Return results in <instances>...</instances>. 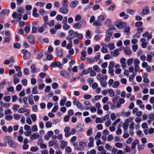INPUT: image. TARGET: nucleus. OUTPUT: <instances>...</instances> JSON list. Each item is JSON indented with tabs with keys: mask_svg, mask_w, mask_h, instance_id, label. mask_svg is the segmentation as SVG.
<instances>
[{
	"mask_svg": "<svg viewBox=\"0 0 154 154\" xmlns=\"http://www.w3.org/2000/svg\"><path fill=\"white\" fill-rule=\"evenodd\" d=\"M86 25V22L85 20L84 19H82L79 22L75 23L73 25L74 28L80 29L82 27H85Z\"/></svg>",
	"mask_w": 154,
	"mask_h": 154,
	"instance_id": "1",
	"label": "nucleus"
},
{
	"mask_svg": "<svg viewBox=\"0 0 154 154\" xmlns=\"http://www.w3.org/2000/svg\"><path fill=\"white\" fill-rule=\"evenodd\" d=\"M21 53L23 54V58L25 60H27L30 56V53L25 49H22L21 51Z\"/></svg>",
	"mask_w": 154,
	"mask_h": 154,
	"instance_id": "2",
	"label": "nucleus"
},
{
	"mask_svg": "<svg viewBox=\"0 0 154 154\" xmlns=\"http://www.w3.org/2000/svg\"><path fill=\"white\" fill-rule=\"evenodd\" d=\"M115 25L118 28H123L125 27L126 24L124 22L119 20L116 23Z\"/></svg>",
	"mask_w": 154,
	"mask_h": 154,
	"instance_id": "3",
	"label": "nucleus"
},
{
	"mask_svg": "<svg viewBox=\"0 0 154 154\" xmlns=\"http://www.w3.org/2000/svg\"><path fill=\"white\" fill-rule=\"evenodd\" d=\"M97 78L99 82L106 81L107 79L106 75H103L101 74H98L97 76Z\"/></svg>",
	"mask_w": 154,
	"mask_h": 154,
	"instance_id": "4",
	"label": "nucleus"
},
{
	"mask_svg": "<svg viewBox=\"0 0 154 154\" xmlns=\"http://www.w3.org/2000/svg\"><path fill=\"white\" fill-rule=\"evenodd\" d=\"M12 17L15 18L17 21H19L21 20L22 17L21 14H17L16 12H14L12 15Z\"/></svg>",
	"mask_w": 154,
	"mask_h": 154,
	"instance_id": "5",
	"label": "nucleus"
},
{
	"mask_svg": "<svg viewBox=\"0 0 154 154\" xmlns=\"http://www.w3.org/2000/svg\"><path fill=\"white\" fill-rule=\"evenodd\" d=\"M72 103L73 104L76 105L77 108L80 109L81 110L83 109V108L82 107V104L80 102L77 100H74Z\"/></svg>",
	"mask_w": 154,
	"mask_h": 154,
	"instance_id": "6",
	"label": "nucleus"
},
{
	"mask_svg": "<svg viewBox=\"0 0 154 154\" xmlns=\"http://www.w3.org/2000/svg\"><path fill=\"white\" fill-rule=\"evenodd\" d=\"M67 7H63L60 8L59 9V11L60 12L63 14H67L69 11V10Z\"/></svg>",
	"mask_w": 154,
	"mask_h": 154,
	"instance_id": "7",
	"label": "nucleus"
},
{
	"mask_svg": "<svg viewBox=\"0 0 154 154\" xmlns=\"http://www.w3.org/2000/svg\"><path fill=\"white\" fill-rule=\"evenodd\" d=\"M121 51V48H120L119 49H116L114 50L113 52H112V51L110 53L111 55L113 57H116L119 55V51Z\"/></svg>",
	"mask_w": 154,
	"mask_h": 154,
	"instance_id": "8",
	"label": "nucleus"
},
{
	"mask_svg": "<svg viewBox=\"0 0 154 154\" xmlns=\"http://www.w3.org/2000/svg\"><path fill=\"white\" fill-rule=\"evenodd\" d=\"M28 40L31 44H34L35 42V37L32 35H29L28 37Z\"/></svg>",
	"mask_w": 154,
	"mask_h": 154,
	"instance_id": "9",
	"label": "nucleus"
},
{
	"mask_svg": "<svg viewBox=\"0 0 154 154\" xmlns=\"http://www.w3.org/2000/svg\"><path fill=\"white\" fill-rule=\"evenodd\" d=\"M149 119L148 120L147 122L148 124L151 123V121L154 120V114L152 113H150L148 116Z\"/></svg>",
	"mask_w": 154,
	"mask_h": 154,
	"instance_id": "10",
	"label": "nucleus"
},
{
	"mask_svg": "<svg viewBox=\"0 0 154 154\" xmlns=\"http://www.w3.org/2000/svg\"><path fill=\"white\" fill-rule=\"evenodd\" d=\"M91 70H92V68L91 67H89L86 70H83L81 73H79V75L80 76H82L84 74L86 75L88 73H89V71L90 72L91 71Z\"/></svg>",
	"mask_w": 154,
	"mask_h": 154,
	"instance_id": "11",
	"label": "nucleus"
},
{
	"mask_svg": "<svg viewBox=\"0 0 154 154\" xmlns=\"http://www.w3.org/2000/svg\"><path fill=\"white\" fill-rule=\"evenodd\" d=\"M79 3V2L77 0H75L72 2L70 4V6L72 8L75 7Z\"/></svg>",
	"mask_w": 154,
	"mask_h": 154,
	"instance_id": "12",
	"label": "nucleus"
},
{
	"mask_svg": "<svg viewBox=\"0 0 154 154\" xmlns=\"http://www.w3.org/2000/svg\"><path fill=\"white\" fill-rule=\"evenodd\" d=\"M139 141L138 140L136 139L134 140L131 144V148L132 149H134L135 148L137 144H138Z\"/></svg>",
	"mask_w": 154,
	"mask_h": 154,
	"instance_id": "13",
	"label": "nucleus"
},
{
	"mask_svg": "<svg viewBox=\"0 0 154 154\" xmlns=\"http://www.w3.org/2000/svg\"><path fill=\"white\" fill-rule=\"evenodd\" d=\"M149 12L148 8H145L142 10V13L140 14L141 16H143L145 15H147L149 14Z\"/></svg>",
	"mask_w": 154,
	"mask_h": 154,
	"instance_id": "14",
	"label": "nucleus"
},
{
	"mask_svg": "<svg viewBox=\"0 0 154 154\" xmlns=\"http://www.w3.org/2000/svg\"><path fill=\"white\" fill-rule=\"evenodd\" d=\"M39 136V134L38 133H35L30 136V139L33 140L34 139H37Z\"/></svg>",
	"mask_w": 154,
	"mask_h": 154,
	"instance_id": "15",
	"label": "nucleus"
},
{
	"mask_svg": "<svg viewBox=\"0 0 154 154\" xmlns=\"http://www.w3.org/2000/svg\"><path fill=\"white\" fill-rule=\"evenodd\" d=\"M43 51L40 50L37 55V58L39 60H41L43 56Z\"/></svg>",
	"mask_w": 154,
	"mask_h": 154,
	"instance_id": "16",
	"label": "nucleus"
},
{
	"mask_svg": "<svg viewBox=\"0 0 154 154\" xmlns=\"http://www.w3.org/2000/svg\"><path fill=\"white\" fill-rule=\"evenodd\" d=\"M90 142L88 143V146L89 147L93 146H94V139L93 137H90L89 138Z\"/></svg>",
	"mask_w": 154,
	"mask_h": 154,
	"instance_id": "17",
	"label": "nucleus"
},
{
	"mask_svg": "<svg viewBox=\"0 0 154 154\" xmlns=\"http://www.w3.org/2000/svg\"><path fill=\"white\" fill-rule=\"evenodd\" d=\"M57 54L58 56L61 57L63 54V50L62 49H60L57 50Z\"/></svg>",
	"mask_w": 154,
	"mask_h": 154,
	"instance_id": "18",
	"label": "nucleus"
},
{
	"mask_svg": "<svg viewBox=\"0 0 154 154\" xmlns=\"http://www.w3.org/2000/svg\"><path fill=\"white\" fill-rule=\"evenodd\" d=\"M66 97L65 96H63L60 100V104L61 106H63L64 105L65 103L66 100Z\"/></svg>",
	"mask_w": 154,
	"mask_h": 154,
	"instance_id": "19",
	"label": "nucleus"
},
{
	"mask_svg": "<svg viewBox=\"0 0 154 154\" xmlns=\"http://www.w3.org/2000/svg\"><path fill=\"white\" fill-rule=\"evenodd\" d=\"M136 103L137 105H139L140 108H144V105L142 103V102L141 100H137L136 101Z\"/></svg>",
	"mask_w": 154,
	"mask_h": 154,
	"instance_id": "20",
	"label": "nucleus"
},
{
	"mask_svg": "<svg viewBox=\"0 0 154 154\" xmlns=\"http://www.w3.org/2000/svg\"><path fill=\"white\" fill-rule=\"evenodd\" d=\"M8 143L9 145L11 147L14 148L17 146V145L14 143V141L12 139L10 140H9Z\"/></svg>",
	"mask_w": 154,
	"mask_h": 154,
	"instance_id": "21",
	"label": "nucleus"
},
{
	"mask_svg": "<svg viewBox=\"0 0 154 154\" xmlns=\"http://www.w3.org/2000/svg\"><path fill=\"white\" fill-rule=\"evenodd\" d=\"M37 9L36 8H34L32 12V15L35 17H38L39 14L37 13Z\"/></svg>",
	"mask_w": 154,
	"mask_h": 154,
	"instance_id": "22",
	"label": "nucleus"
},
{
	"mask_svg": "<svg viewBox=\"0 0 154 154\" xmlns=\"http://www.w3.org/2000/svg\"><path fill=\"white\" fill-rule=\"evenodd\" d=\"M121 125L119 124L117 126V130L116 131V134L117 135H120L122 133V130L120 128Z\"/></svg>",
	"mask_w": 154,
	"mask_h": 154,
	"instance_id": "23",
	"label": "nucleus"
},
{
	"mask_svg": "<svg viewBox=\"0 0 154 154\" xmlns=\"http://www.w3.org/2000/svg\"><path fill=\"white\" fill-rule=\"evenodd\" d=\"M61 142L60 144V147L62 149L64 148L67 144V141H64V140H62L60 141Z\"/></svg>",
	"mask_w": 154,
	"mask_h": 154,
	"instance_id": "24",
	"label": "nucleus"
},
{
	"mask_svg": "<svg viewBox=\"0 0 154 154\" xmlns=\"http://www.w3.org/2000/svg\"><path fill=\"white\" fill-rule=\"evenodd\" d=\"M70 39L69 38H68V40L69 41V43L66 46V48L67 49H70L72 48V41H71Z\"/></svg>",
	"mask_w": 154,
	"mask_h": 154,
	"instance_id": "25",
	"label": "nucleus"
},
{
	"mask_svg": "<svg viewBox=\"0 0 154 154\" xmlns=\"http://www.w3.org/2000/svg\"><path fill=\"white\" fill-rule=\"evenodd\" d=\"M93 25L94 26H101L102 25V23L98 20L94 21Z\"/></svg>",
	"mask_w": 154,
	"mask_h": 154,
	"instance_id": "26",
	"label": "nucleus"
},
{
	"mask_svg": "<svg viewBox=\"0 0 154 154\" xmlns=\"http://www.w3.org/2000/svg\"><path fill=\"white\" fill-rule=\"evenodd\" d=\"M60 74L62 76L66 77L68 76L69 74L68 72L66 71H62L60 72Z\"/></svg>",
	"mask_w": 154,
	"mask_h": 154,
	"instance_id": "27",
	"label": "nucleus"
},
{
	"mask_svg": "<svg viewBox=\"0 0 154 154\" xmlns=\"http://www.w3.org/2000/svg\"><path fill=\"white\" fill-rule=\"evenodd\" d=\"M30 68L31 69V72L32 73H34L36 72L37 69L35 68V66L34 64H32Z\"/></svg>",
	"mask_w": 154,
	"mask_h": 154,
	"instance_id": "28",
	"label": "nucleus"
},
{
	"mask_svg": "<svg viewBox=\"0 0 154 154\" xmlns=\"http://www.w3.org/2000/svg\"><path fill=\"white\" fill-rule=\"evenodd\" d=\"M22 117V115H18L17 114H15L14 115V118L15 120H18Z\"/></svg>",
	"mask_w": 154,
	"mask_h": 154,
	"instance_id": "29",
	"label": "nucleus"
},
{
	"mask_svg": "<svg viewBox=\"0 0 154 154\" xmlns=\"http://www.w3.org/2000/svg\"><path fill=\"white\" fill-rule=\"evenodd\" d=\"M5 119L7 121H11L13 117L11 115H7L5 116Z\"/></svg>",
	"mask_w": 154,
	"mask_h": 154,
	"instance_id": "30",
	"label": "nucleus"
},
{
	"mask_svg": "<svg viewBox=\"0 0 154 154\" xmlns=\"http://www.w3.org/2000/svg\"><path fill=\"white\" fill-rule=\"evenodd\" d=\"M128 124L127 122H124L122 125L124 130L125 132L128 128Z\"/></svg>",
	"mask_w": 154,
	"mask_h": 154,
	"instance_id": "31",
	"label": "nucleus"
},
{
	"mask_svg": "<svg viewBox=\"0 0 154 154\" xmlns=\"http://www.w3.org/2000/svg\"><path fill=\"white\" fill-rule=\"evenodd\" d=\"M93 69L94 70L98 72H99L100 71V69L99 68L97 65H96L94 66L93 67Z\"/></svg>",
	"mask_w": 154,
	"mask_h": 154,
	"instance_id": "32",
	"label": "nucleus"
},
{
	"mask_svg": "<svg viewBox=\"0 0 154 154\" xmlns=\"http://www.w3.org/2000/svg\"><path fill=\"white\" fill-rule=\"evenodd\" d=\"M11 97L9 96H5L3 98L4 100L7 102H9L11 100Z\"/></svg>",
	"mask_w": 154,
	"mask_h": 154,
	"instance_id": "33",
	"label": "nucleus"
},
{
	"mask_svg": "<svg viewBox=\"0 0 154 154\" xmlns=\"http://www.w3.org/2000/svg\"><path fill=\"white\" fill-rule=\"evenodd\" d=\"M57 141L55 140H50L49 142L48 145L50 146H53L56 144Z\"/></svg>",
	"mask_w": 154,
	"mask_h": 154,
	"instance_id": "34",
	"label": "nucleus"
},
{
	"mask_svg": "<svg viewBox=\"0 0 154 154\" xmlns=\"http://www.w3.org/2000/svg\"><path fill=\"white\" fill-rule=\"evenodd\" d=\"M56 104H57V105L54 106L53 107V109L52 110V112H56L58 109V103H56Z\"/></svg>",
	"mask_w": 154,
	"mask_h": 154,
	"instance_id": "35",
	"label": "nucleus"
},
{
	"mask_svg": "<svg viewBox=\"0 0 154 154\" xmlns=\"http://www.w3.org/2000/svg\"><path fill=\"white\" fill-rule=\"evenodd\" d=\"M37 86H35L33 88L32 90V93L33 94H36L38 93V91L37 90Z\"/></svg>",
	"mask_w": 154,
	"mask_h": 154,
	"instance_id": "36",
	"label": "nucleus"
},
{
	"mask_svg": "<svg viewBox=\"0 0 154 154\" xmlns=\"http://www.w3.org/2000/svg\"><path fill=\"white\" fill-rule=\"evenodd\" d=\"M108 92L110 94V96L111 97H113L115 95V92L113 91V90L112 89H109Z\"/></svg>",
	"mask_w": 154,
	"mask_h": 154,
	"instance_id": "37",
	"label": "nucleus"
},
{
	"mask_svg": "<svg viewBox=\"0 0 154 154\" xmlns=\"http://www.w3.org/2000/svg\"><path fill=\"white\" fill-rule=\"evenodd\" d=\"M126 12L127 13H129L131 15L134 14L135 12L134 10L130 9H128L126 10Z\"/></svg>",
	"mask_w": 154,
	"mask_h": 154,
	"instance_id": "38",
	"label": "nucleus"
},
{
	"mask_svg": "<svg viewBox=\"0 0 154 154\" xmlns=\"http://www.w3.org/2000/svg\"><path fill=\"white\" fill-rule=\"evenodd\" d=\"M26 111V108H21L18 110V112L20 113H23Z\"/></svg>",
	"mask_w": 154,
	"mask_h": 154,
	"instance_id": "39",
	"label": "nucleus"
},
{
	"mask_svg": "<svg viewBox=\"0 0 154 154\" xmlns=\"http://www.w3.org/2000/svg\"><path fill=\"white\" fill-rule=\"evenodd\" d=\"M38 149V148L37 146H32L31 147L30 151L32 152H35L37 151Z\"/></svg>",
	"mask_w": 154,
	"mask_h": 154,
	"instance_id": "40",
	"label": "nucleus"
},
{
	"mask_svg": "<svg viewBox=\"0 0 154 154\" xmlns=\"http://www.w3.org/2000/svg\"><path fill=\"white\" fill-rule=\"evenodd\" d=\"M119 82L115 81L112 85V87L114 88H116L119 87Z\"/></svg>",
	"mask_w": 154,
	"mask_h": 154,
	"instance_id": "41",
	"label": "nucleus"
},
{
	"mask_svg": "<svg viewBox=\"0 0 154 154\" xmlns=\"http://www.w3.org/2000/svg\"><path fill=\"white\" fill-rule=\"evenodd\" d=\"M68 0H63L62 2V5L63 7H68V4L67 3Z\"/></svg>",
	"mask_w": 154,
	"mask_h": 154,
	"instance_id": "42",
	"label": "nucleus"
},
{
	"mask_svg": "<svg viewBox=\"0 0 154 154\" xmlns=\"http://www.w3.org/2000/svg\"><path fill=\"white\" fill-rule=\"evenodd\" d=\"M114 66V62L113 61L110 62L108 68V69H112Z\"/></svg>",
	"mask_w": 154,
	"mask_h": 154,
	"instance_id": "43",
	"label": "nucleus"
},
{
	"mask_svg": "<svg viewBox=\"0 0 154 154\" xmlns=\"http://www.w3.org/2000/svg\"><path fill=\"white\" fill-rule=\"evenodd\" d=\"M45 126L47 128H50L52 126V123L49 121L47 122L45 124Z\"/></svg>",
	"mask_w": 154,
	"mask_h": 154,
	"instance_id": "44",
	"label": "nucleus"
},
{
	"mask_svg": "<svg viewBox=\"0 0 154 154\" xmlns=\"http://www.w3.org/2000/svg\"><path fill=\"white\" fill-rule=\"evenodd\" d=\"M45 82L47 83H51L52 82L51 79L48 77V76H47L45 77Z\"/></svg>",
	"mask_w": 154,
	"mask_h": 154,
	"instance_id": "45",
	"label": "nucleus"
},
{
	"mask_svg": "<svg viewBox=\"0 0 154 154\" xmlns=\"http://www.w3.org/2000/svg\"><path fill=\"white\" fill-rule=\"evenodd\" d=\"M39 14L42 16H43L46 14L47 12L44 9H40L39 11Z\"/></svg>",
	"mask_w": 154,
	"mask_h": 154,
	"instance_id": "46",
	"label": "nucleus"
},
{
	"mask_svg": "<svg viewBox=\"0 0 154 154\" xmlns=\"http://www.w3.org/2000/svg\"><path fill=\"white\" fill-rule=\"evenodd\" d=\"M109 116L108 115H106L105 116L103 117H101L102 121L103 122L105 121L106 119H109Z\"/></svg>",
	"mask_w": 154,
	"mask_h": 154,
	"instance_id": "47",
	"label": "nucleus"
},
{
	"mask_svg": "<svg viewBox=\"0 0 154 154\" xmlns=\"http://www.w3.org/2000/svg\"><path fill=\"white\" fill-rule=\"evenodd\" d=\"M152 57L151 55L149 54L147 55V61L149 62H150L152 60Z\"/></svg>",
	"mask_w": 154,
	"mask_h": 154,
	"instance_id": "48",
	"label": "nucleus"
},
{
	"mask_svg": "<svg viewBox=\"0 0 154 154\" xmlns=\"http://www.w3.org/2000/svg\"><path fill=\"white\" fill-rule=\"evenodd\" d=\"M6 84V81L5 80L3 81L2 82L0 83V89H2L4 87V85Z\"/></svg>",
	"mask_w": 154,
	"mask_h": 154,
	"instance_id": "49",
	"label": "nucleus"
},
{
	"mask_svg": "<svg viewBox=\"0 0 154 154\" xmlns=\"http://www.w3.org/2000/svg\"><path fill=\"white\" fill-rule=\"evenodd\" d=\"M97 20L100 22L103 21L104 20V17L103 15H100L98 17Z\"/></svg>",
	"mask_w": 154,
	"mask_h": 154,
	"instance_id": "50",
	"label": "nucleus"
},
{
	"mask_svg": "<svg viewBox=\"0 0 154 154\" xmlns=\"http://www.w3.org/2000/svg\"><path fill=\"white\" fill-rule=\"evenodd\" d=\"M58 86V85L56 82L53 83L52 84V88L54 89H56Z\"/></svg>",
	"mask_w": 154,
	"mask_h": 154,
	"instance_id": "51",
	"label": "nucleus"
},
{
	"mask_svg": "<svg viewBox=\"0 0 154 154\" xmlns=\"http://www.w3.org/2000/svg\"><path fill=\"white\" fill-rule=\"evenodd\" d=\"M113 32V31L112 30L110 29L107 30L106 31V33L108 34L110 36H112Z\"/></svg>",
	"mask_w": 154,
	"mask_h": 154,
	"instance_id": "52",
	"label": "nucleus"
},
{
	"mask_svg": "<svg viewBox=\"0 0 154 154\" xmlns=\"http://www.w3.org/2000/svg\"><path fill=\"white\" fill-rule=\"evenodd\" d=\"M101 136V133L100 132H98L97 133L96 136H95L94 138L95 140H97Z\"/></svg>",
	"mask_w": 154,
	"mask_h": 154,
	"instance_id": "53",
	"label": "nucleus"
},
{
	"mask_svg": "<svg viewBox=\"0 0 154 154\" xmlns=\"http://www.w3.org/2000/svg\"><path fill=\"white\" fill-rule=\"evenodd\" d=\"M19 107V106L18 105L15 104L13 106L12 109L14 111V112H15V111H17Z\"/></svg>",
	"mask_w": 154,
	"mask_h": 154,
	"instance_id": "54",
	"label": "nucleus"
},
{
	"mask_svg": "<svg viewBox=\"0 0 154 154\" xmlns=\"http://www.w3.org/2000/svg\"><path fill=\"white\" fill-rule=\"evenodd\" d=\"M63 18V17L60 15L58 14L56 17V19L57 21H60Z\"/></svg>",
	"mask_w": 154,
	"mask_h": 154,
	"instance_id": "55",
	"label": "nucleus"
},
{
	"mask_svg": "<svg viewBox=\"0 0 154 154\" xmlns=\"http://www.w3.org/2000/svg\"><path fill=\"white\" fill-rule=\"evenodd\" d=\"M22 73L21 71H19L18 72V74H14L13 75V77H17L18 76L19 77H20L22 76Z\"/></svg>",
	"mask_w": 154,
	"mask_h": 154,
	"instance_id": "56",
	"label": "nucleus"
},
{
	"mask_svg": "<svg viewBox=\"0 0 154 154\" xmlns=\"http://www.w3.org/2000/svg\"><path fill=\"white\" fill-rule=\"evenodd\" d=\"M124 53L127 55H130L131 53V51L130 50H126L125 49H124Z\"/></svg>",
	"mask_w": 154,
	"mask_h": 154,
	"instance_id": "57",
	"label": "nucleus"
},
{
	"mask_svg": "<svg viewBox=\"0 0 154 154\" xmlns=\"http://www.w3.org/2000/svg\"><path fill=\"white\" fill-rule=\"evenodd\" d=\"M31 117L33 122L35 121L36 120V116L35 114H32L31 116Z\"/></svg>",
	"mask_w": 154,
	"mask_h": 154,
	"instance_id": "58",
	"label": "nucleus"
},
{
	"mask_svg": "<svg viewBox=\"0 0 154 154\" xmlns=\"http://www.w3.org/2000/svg\"><path fill=\"white\" fill-rule=\"evenodd\" d=\"M14 48H19L21 47L20 45L18 43H14Z\"/></svg>",
	"mask_w": 154,
	"mask_h": 154,
	"instance_id": "59",
	"label": "nucleus"
},
{
	"mask_svg": "<svg viewBox=\"0 0 154 154\" xmlns=\"http://www.w3.org/2000/svg\"><path fill=\"white\" fill-rule=\"evenodd\" d=\"M135 125V123L134 122H132L130 124L129 127V129L131 130H133L134 129V126Z\"/></svg>",
	"mask_w": 154,
	"mask_h": 154,
	"instance_id": "60",
	"label": "nucleus"
},
{
	"mask_svg": "<svg viewBox=\"0 0 154 154\" xmlns=\"http://www.w3.org/2000/svg\"><path fill=\"white\" fill-rule=\"evenodd\" d=\"M100 54L99 53H98L97 54V55L95 56L94 58V60L95 61H97L98 59H99L100 57Z\"/></svg>",
	"mask_w": 154,
	"mask_h": 154,
	"instance_id": "61",
	"label": "nucleus"
},
{
	"mask_svg": "<svg viewBox=\"0 0 154 154\" xmlns=\"http://www.w3.org/2000/svg\"><path fill=\"white\" fill-rule=\"evenodd\" d=\"M109 46L110 50H113L115 48V46L113 43H110L109 44Z\"/></svg>",
	"mask_w": 154,
	"mask_h": 154,
	"instance_id": "62",
	"label": "nucleus"
},
{
	"mask_svg": "<svg viewBox=\"0 0 154 154\" xmlns=\"http://www.w3.org/2000/svg\"><path fill=\"white\" fill-rule=\"evenodd\" d=\"M95 122L96 123H101L103 122L101 118H100L98 117H97L96 119Z\"/></svg>",
	"mask_w": 154,
	"mask_h": 154,
	"instance_id": "63",
	"label": "nucleus"
},
{
	"mask_svg": "<svg viewBox=\"0 0 154 154\" xmlns=\"http://www.w3.org/2000/svg\"><path fill=\"white\" fill-rule=\"evenodd\" d=\"M115 146L118 148H121L122 146V144L121 143H117L115 144Z\"/></svg>",
	"mask_w": 154,
	"mask_h": 154,
	"instance_id": "64",
	"label": "nucleus"
}]
</instances>
